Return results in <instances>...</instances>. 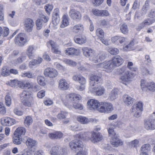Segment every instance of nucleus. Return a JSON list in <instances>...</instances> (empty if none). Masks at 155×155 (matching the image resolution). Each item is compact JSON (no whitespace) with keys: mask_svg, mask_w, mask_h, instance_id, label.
<instances>
[{"mask_svg":"<svg viewBox=\"0 0 155 155\" xmlns=\"http://www.w3.org/2000/svg\"><path fill=\"white\" fill-rule=\"evenodd\" d=\"M81 97L74 93L66 95L65 98L62 99V101L66 107L69 109L72 108V104L76 100H80Z\"/></svg>","mask_w":155,"mask_h":155,"instance_id":"1","label":"nucleus"},{"mask_svg":"<svg viewBox=\"0 0 155 155\" xmlns=\"http://www.w3.org/2000/svg\"><path fill=\"white\" fill-rule=\"evenodd\" d=\"M84 55L87 58H89L90 60L93 63H97L98 62L97 55L94 50L87 47H84L82 49Z\"/></svg>","mask_w":155,"mask_h":155,"instance_id":"2","label":"nucleus"},{"mask_svg":"<svg viewBox=\"0 0 155 155\" xmlns=\"http://www.w3.org/2000/svg\"><path fill=\"white\" fill-rule=\"evenodd\" d=\"M118 72L120 74H122L120 79L124 82H129L132 81V75L126 67L124 66L120 69L118 70Z\"/></svg>","mask_w":155,"mask_h":155,"instance_id":"3","label":"nucleus"},{"mask_svg":"<svg viewBox=\"0 0 155 155\" xmlns=\"http://www.w3.org/2000/svg\"><path fill=\"white\" fill-rule=\"evenodd\" d=\"M50 153L51 155H66V150L59 145H56L51 148Z\"/></svg>","mask_w":155,"mask_h":155,"instance_id":"4","label":"nucleus"},{"mask_svg":"<svg viewBox=\"0 0 155 155\" xmlns=\"http://www.w3.org/2000/svg\"><path fill=\"white\" fill-rule=\"evenodd\" d=\"M143 104L141 102H139L133 106L132 112L134 117H138L140 116L143 110Z\"/></svg>","mask_w":155,"mask_h":155,"instance_id":"5","label":"nucleus"},{"mask_svg":"<svg viewBox=\"0 0 155 155\" xmlns=\"http://www.w3.org/2000/svg\"><path fill=\"white\" fill-rule=\"evenodd\" d=\"M44 74L46 77L54 78L58 76V72L57 70L55 69L49 67L45 70Z\"/></svg>","mask_w":155,"mask_h":155,"instance_id":"6","label":"nucleus"},{"mask_svg":"<svg viewBox=\"0 0 155 155\" xmlns=\"http://www.w3.org/2000/svg\"><path fill=\"white\" fill-rule=\"evenodd\" d=\"M81 139H76L70 142L69 145L72 150H81L83 147V144Z\"/></svg>","mask_w":155,"mask_h":155,"instance_id":"7","label":"nucleus"},{"mask_svg":"<svg viewBox=\"0 0 155 155\" xmlns=\"http://www.w3.org/2000/svg\"><path fill=\"white\" fill-rule=\"evenodd\" d=\"M25 36L24 34L20 33L15 38V42L16 45L22 46L27 42V40L25 39Z\"/></svg>","mask_w":155,"mask_h":155,"instance_id":"8","label":"nucleus"},{"mask_svg":"<svg viewBox=\"0 0 155 155\" xmlns=\"http://www.w3.org/2000/svg\"><path fill=\"white\" fill-rule=\"evenodd\" d=\"M155 21L154 19L149 18H146L136 28V30L139 31L145 26H149L152 24Z\"/></svg>","mask_w":155,"mask_h":155,"instance_id":"9","label":"nucleus"},{"mask_svg":"<svg viewBox=\"0 0 155 155\" xmlns=\"http://www.w3.org/2000/svg\"><path fill=\"white\" fill-rule=\"evenodd\" d=\"M40 18L37 19L35 22L37 29L38 30H40L43 26V22L45 23L47 22L48 19V17L45 16L44 15H40Z\"/></svg>","mask_w":155,"mask_h":155,"instance_id":"10","label":"nucleus"},{"mask_svg":"<svg viewBox=\"0 0 155 155\" xmlns=\"http://www.w3.org/2000/svg\"><path fill=\"white\" fill-rule=\"evenodd\" d=\"M98 65L103 68L104 71L107 72H110L114 68L110 60L100 64Z\"/></svg>","mask_w":155,"mask_h":155,"instance_id":"11","label":"nucleus"},{"mask_svg":"<svg viewBox=\"0 0 155 155\" xmlns=\"http://www.w3.org/2000/svg\"><path fill=\"white\" fill-rule=\"evenodd\" d=\"M87 104L89 109L91 110H97L100 105L97 101L94 99L88 100Z\"/></svg>","mask_w":155,"mask_h":155,"instance_id":"12","label":"nucleus"},{"mask_svg":"<svg viewBox=\"0 0 155 155\" xmlns=\"http://www.w3.org/2000/svg\"><path fill=\"white\" fill-rule=\"evenodd\" d=\"M113 68L117 66L120 65L123 63V59L119 56H117L110 60Z\"/></svg>","mask_w":155,"mask_h":155,"instance_id":"13","label":"nucleus"},{"mask_svg":"<svg viewBox=\"0 0 155 155\" xmlns=\"http://www.w3.org/2000/svg\"><path fill=\"white\" fill-rule=\"evenodd\" d=\"M35 23L31 19L28 18L25 20L24 25L25 30L28 32L31 31Z\"/></svg>","mask_w":155,"mask_h":155,"instance_id":"14","label":"nucleus"},{"mask_svg":"<svg viewBox=\"0 0 155 155\" xmlns=\"http://www.w3.org/2000/svg\"><path fill=\"white\" fill-rule=\"evenodd\" d=\"M91 134L92 132H86L84 133H80L77 134L75 136L76 138L80 139H83L85 140H91Z\"/></svg>","mask_w":155,"mask_h":155,"instance_id":"15","label":"nucleus"},{"mask_svg":"<svg viewBox=\"0 0 155 155\" xmlns=\"http://www.w3.org/2000/svg\"><path fill=\"white\" fill-rule=\"evenodd\" d=\"M69 15L73 20L80 19L81 18L80 12L75 9H71L69 12Z\"/></svg>","mask_w":155,"mask_h":155,"instance_id":"16","label":"nucleus"},{"mask_svg":"<svg viewBox=\"0 0 155 155\" xmlns=\"http://www.w3.org/2000/svg\"><path fill=\"white\" fill-rule=\"evenodd\" d=\"M1 122L2 124L5 126H11L16 123L15 119L9 117H5L3 118Z\"/></svg>","mask_w":155,"mask_h":155,"instance_id":"17","label":"nucleus"},{"mask_svg":"<svg viewBox=\"0 0 155 155\" xmlns=\"http://www.w3.org/2000/svg\"><path fill=\"white\" fill-rule=\"evenodd\" d=\"M103 137L100 134L92 132L91 141L94 143L98 142L102 140Z\"/></svg>","mask_w":155,"mask_h":155,"instance_id":"18","label":"nucleus"},{"mask_svg":"<svg viewBox=\"0 0 155 155\" xmlns=\"http://www.w3.org/2000/svg\"><path fill=\"white\" fill-rule=\"evenodd\" d=\"M105 90L104 87L101 85L97 86L92 88L91 91L95 93L96 95L101 96L105 92Z\"/></svg>","mask_w":155,"mask_h":155,"instance_id":"19","label":"nucleus"},{"mask_svg":"<svg viewBox=\"0 0 155 155\" xmlns=\"http://www.w3.org/2000/svg\"><path fill=\"white\" fill-rule=\"evenodd\" d=\"M72 79L75 81L79 82L81 85H84L86 83V79L81 75H75L73 77Z\"/></svg>","mask_w":155,"mask_h":155,"instance_id":"20","label":"nucleus"},{"mask_svg":"<svg viewBox=\"0 0 155 155\" xmlns=\"http://www.w3.org/2000/svg\"><path fill=\"white\" fill-rule=\"evenodd\" d=\"M144 128L147 130L155 129V124L152 120H147L145 121Z\"/></svg>","mask_w":155,"mask_h":155,"instance_id":"21","label":"nucleus"},{"mask_svg":"<svg viewBox=\"0 0 155 155\" xmlns=\"http://www.w3.org/2000/svg\"><path fill=\"white\" fill-rule=\"evenodd\" d=\"M48 43L51 46V50L53 53L56 54H61V51L58 46L52 41H50Z\"/></svg>","mask_w":155,"mask_h":155,"instance_id":"22","label":"nucleus"},{"mask_svg":"<svg viewBox=\"0 0 155 155\" xmlns=\"http://www.w3.org/2000/svg\"><path fill=\"white\" fill-rule=\"evenodd\" d=\"M79 51L78 50L73 48H67L65 52L66 54L68 55H78L79 54Z\"/></svg>","mask_w":155,"mask_h":155,"instance_id":"23","label":"nucleus"},{"mask_svg":"<svg viewBox=\"0 0 155 155\" xmlns=\"http://www.w3.org/2000/svg\"><path fill=\"white\" fill-rule=\"evenodd\" d=\"M69 85L64 79H62L60 80L59 83V87L62 90H67L69 88Z\"/></svg>","mask_w":155,"mask_h":155,"instance_id":"24","label":"nucleus"},{"mask_svg":"<svg viewBox=\"0 0 155 155\" xmlns=\"http://www.w3.org/2000/svg\"><path fill=\"white\" fill-rule=\"evenodd\" d=\"M124 101L127 106L131 105L134 101V99L128 95H125L123 97Z\"/></svg>","mask_w":155,"mask_h":155,"instance_id":"25","label":"nucleus"},{"mask_svg":"<svg viewBox=\"0 0 155 155\" xmlns=\"http://www.w3.org/2000/svg\"><path fill=\"white\" fill-rule=\"evenodd\" d=\"M153 68L152 66H150L148 69L143 67L141 69V72L143 75H147L148 74H152L153 72Z\"/></svg>","mask_w":155,"mask_h":155,"instance_id":"26","label":"nucleus"},{"mask_svg":"<svg viewBox=\"0 0 155 155\" xmlns=\"http://www.w3.org/2000/svg\"><path fill=\"white\" fill-rule=\"evenodd\" d=\"M110 142L112 145L114 147H117L123 144V143L122 141L115 136H114L112 138Z\"/></svg>","mask_w":155,"mask_h":155,"instance_id":"27","label":"nucleus"},{"mask_svg":"<svg viewBox=\"0 0 155 155\" xmlns=\"http://www.w3.org/2000/svg\"><path fill=\"white\" fill-rule=\"evenodd\" d=\"M63 134L60 131H56L53 133H50L48 134L49 137L51 139H60L63 136Z\"/></svg>","mask_w":155,"mask_h":155,"instance_id":"28","label":"nucleus"},{"mask_svg":"<svg viewBox=\"0 0 155 155\" xmlns=\"http://www.w3.org/2000/svg\"><path fill=\"white\" fill-rule=\"evenodd\" d=\"M22 103L23 105L25 106L32 107L34 103V100L33 97L23 100Z\"/></svg>","mask_w":155,"mask_h":155,"instance_id":"29","label":"nucleus"},{"mask_svg":"<svg viewBox=\"0 0 155 155\" xmlns=\"http://www.w3.org/2000/svg\"><path fill=\"white\" fill-rule=\"evenodd\" d=\"M69 24V18L68 15H64L62 18V21L60 27L61 28H64Z\"/></svg>","mask_w":155,"mask_h":155,"instance_id":"30","label":"nucleus"},{"mask_svg":"<svg viewBox=\"0 0 155 155\" xmlns=\"http://www.w3.org/2000/svg\"><path fill=\"white\" fill-rule=\"evenodd\" d=\"M118 90L117 89L114 88L110 92L108 99L110 101H113L116 99L118 93Z\"/></svg>","mask_w":155,"mask_h":155,"instance_id":"31","label":"nucleus"},{"mask_svg":"<svg viewBox=\"0 0 155 155\" xmlns=\"http://www.w3.org/2000/svg\"><path fill=\"white\" fill-rule=\"evenodd\" d=\"M26 132V130L25 128L21 127L17 128L14 132V134L15 135H18L20 137L24 135Z\"/></svg>","mask_w":155,"mask_h":155,"instance_id":"32","label":"nucleus"},{"mask_svg":"<svg viewBox=\"0 0 155 155\" xmlns=\"http://www.w3.org/2000/svg\"><path fill=\"white\" fill-rule=\"evenodd\" d=\"M101 79V77L97 75H92L90 76V85L94 86L95 84L97 82H98Z\"/></svg>","mask_w":155,"mask_h":155,"instance_id":"33","label":"nucleus"},{"mask_svg":"<svg viewBox=\"0 0 155 155\" xmlns=\"http://www.w3.org/2000/svg\"><path fill=\"white\" fill-rule=\"evenodd\" d=\"M20 98L22 101L29 97H33V96L28 91H24L20 94Z\"/></svg>","mask_w":155,"mask_h":155,"instance_id":"34","label":"nucleus"},{"mask_svg":"<svg viewBox=\"0 0 155 155\" xmlns=\"http://www.w3.org/2000/svg\"><path fill=\"white\" fill-rule=\"evenodd\" d=\"M74 39L75 43L80 45L83 44L86 41V38L84 36H76L74 37Z\"/></svg>","mask_w":155,"mask_h":155,"instance_id":"35","label":"nucleus"},{"mask_svg":"<svg viewBox=\"0 0 155 155\" xmlns=\"http://www.w3.org/2000/svg\"><path fill=\"white\" fill-rule=\"evenodd\" d=\"M134 43L133 40H131L127 45H124L123 46V49L124 51H129L134 49Z\"/></svg>","mask_w":155,"mask_h":155,"instance_id":"36","label":"nucleus"},{"mask_svg":"<svg viewBox=\"0 0 155 155\" xmlns=\"http://www.w3.org/2000/svg\"><path fill=\"white\" fill-rule=\"evenodd\" d=\"M26 145L28 148H32L36 144V142L35 140L30 138H28L26 141Z\"/></svg>","mask_w":155,"mask_h":155,"instance_id":"37","label":"nucleus"},{"mask_svg":"<svg viewBox=\"0 0 155 155\" xmlns=\"http://www.w3.org/2000/svg\"><path fill=\"white\" fill-rule=\"evenodd\" d=\"M77 119L81 124H87L90 122L89 120L87 118L82 116H78Z\"/></svg>","mask_w":155,"mask_h":155,"instance_id":"38","label":"nucleus"},{"mask_svg":"<svg viewBox=\"0 0 155 155\" xmlns=\"http://www.w3.org/2000/svg\"><path fill=\"white\" fill-rule=\"evenodd\" d=\"M84 27L83 25L81 24H78L75 25L73 27L72 31L77 33L83 30Z\"/></svg>","mask_w":155,"mask_h":155,"instance_id":"39","label":"nucleus"},{"mask_svg":"<svg viewBox=\"0 0 155 155\" xmlns=\"http://www.w3.org/2000/svg\"><path fill=\"white\" fill-rule=\"evenodd\" d=\"M34 49V47L32 45L29 46L28 48L27 54L30 59H33L34 58L33 51Z\"/></svg>","mask_w":155,"mask_h":155,"instance_id":"40","label":"nucleus"},{"mask_svg":"<svg viewBox=\"0 0 155 155\" xmlns=\"http://www.w3.org/2000/svg\"><path fill=\"white\" fill-rule=\"evenodd\" d=\"M33 122V119L32 117L29 116L25 117L24 121V124L26 127H29Z\"/></svg>","mask_w":155,"mask_h":155,"instance_id":"41","label":"nucleus"},{"mask_svg":"<svg viewBox=\"0 0 155 155\" xmlns=\"http://www.w3.org/2000/svg\"><path fill=\"white\" fill-rule=\"evenodd\" d=\"M13 141L15 144H20L22 141L21 137H20L18 135H16L14 134V136L13 138Z\"/></svg>","mask_w":155,"mask_h":155,"instance_id":"42","label":"nucleus"},{"mask_svg":"<svg viewBox=\"0 0 155 155\" xmlns=\"http://www.w3.org/2000/svg\"><path fill=\"white\" fill-rule=\"evenodd\" d=\"M149 1L147 0L145 2V4L143 5L141 10L146 14L147 12L150 9V5L149 4Z\"/></svg>","mask_w":155,"mask_h":155,"instance_id":"43","label":"nucleus"},{"mask_svg":"<svg viewBox=\"0 0 155 155\" xmlns=\"http://www.w3.org/2000/svg\"><path fill=\"white\" fill-rule=\"evenodd\" d=\"M120 29L121 32L124 35L127 34L128 32L127 26L125 23H124L120 25Z\"/></svg>","mask_w":155,"mask_h":155,"instance_id":"44","label":"nucleus"},{"mask_svg":"<svg viewBox=\"0 0 155 155\" xmlns=\"http://www.w3.org/2000/svg\"><path fill=\"white\" fill-rule=\"evenodd\" d=\"M45 78L42 76H38L37 77L38 83L41 86H44L45 85Z\"/></svg>","mask_w":155,"mask_h":155,"instance_id":"45","label":"nucleus"},{"mask_svg":"<svg viewBox=\"0 0 155 155\" xmlns=\"http://www.w3.org/2000/svg\"><path fill=\"white\" fill-rule=\"evenodd\" d=\"M126 130L128 131L131 134H133L137 132V128L133 127L131 125L128 126L126 128Z\"/></svg>","mask_w":155,"mask_h":155,"instance_id":"46","label":"nucleus"},{"mask_svg":"<svg viewBox=\"0 0 155 155\" xmlns=\"http://www.w3.org/2000/svg\"><path fill=\"white\" fill-rule=\"evenodd\" d=\"M104 105L105 106L107 110V113L110 112L113 110L112 105L110 103H103Z\"/></svg>","mask_w":155,"mask_h":155,"instance_id":"47","label":"nucleus"},{"mask_svg":"<svg viewBox=\"0 0 155 155\" xmlns=\"http://www.w3.org/2000/svg\"><path fill=\"white\" fill-rule=\"evenodd\" d=\"M21 84H22V82L15 80H11L9 82L10 85L12 87H15L18 85L21 87Z\"/></svg>","mask_w":155,"mask_h":155,"instance_id":"48","label":"nucleus"},{"mask_svg":"<svg viewBox=\"0 0 155 155\" xmlns=\"http://www.w3.org/2000/svg\"><path fill=\"white\" fill-rule=\"evenodd\" d=\"M67 115V112L64 111H61L58 114L57 117L60 120H61L65 119Z\"/></svg>","mask_w":155,"mask_h":155,"instance_id":"49","label":"nucleus"},{"mask_svg":"<svg viewBox=\"0 0 155 155\" xmlns=\"http://www.w3.org/2000/svg\"><path fill=\"white\" fill-rule=\"evenodd\" d=\"M63 61L66 64L70 66L74 67L77 65V63L76 62L68 59H64L63 60Z\"/></svg>","mask_w":155,"mask_h":155,"instance_id":"50","label":"nucleus"},{"mask_svg":"<svg viewBox=\"0 0 155 155\" xmlns=\"http://www.w3.org/2000/svg\"><path fill=\"white\" fill-rule=\"evenodd\" d=\"M33 84L32 82H27L25 83L22 82V84H21V87H24L26 89H29L32 88L33 87Z\"/></svg>","mask_w":155,"mask_h":155,"instance_id":"51","label":"nucleus"},{"mask_svg":"<svg viewBox=\"0 0 155 155\" xmlns=\"http://www.w3.org/2000/svg\"><path fill=\"white\" fill-rule=\"evenodd\" d=\"M72 107H73L74 109L80 110H82L84 107L82 104L79 103H76L75 101L72 104Z\"/></svg>","mask_w":155,"mask_h":155,"instance_id":"52","label":"nucleus"},{"mask_svg":"<svg viewBox=\"0 0 155 155\" xmlns=\"http://www.w3.org/2000/svg\"><path fill=\"white\" fill-rule=\"evenodd\" d=\"M108 51L112 55H116L119 53V50L115 48H110L108 49Z\"/></svg>","mask_w":155,"mask_h":155,"instance_id":"53","label":"nucleus"},{"mask_svg":"<svg viewBox=\"0 0 155 155\" xmlns=\"http://www.w3.org/2000/svg\"><path fill=\"white\" fill-rule=\"evenodd\" d=\"M54 65L57 69L61 71V72H64L65 71L66 69L64 67L59 64L58 62H55L54 63Z\"/></svg>","mask_w":155,"mask_h":155,"instance_id":"54","label":"nucleus"},{"mask_svg":"<svg viewBox=\"0 0 155 155\" xmlns=\"http://www.w3.org/2000/svg\"><path fill=\"white\" fill-rule=\"evenodd\" d=\"M147 89L152 91H155V84L153 82H149L147 83Z\"/></svg>","mask_w":155,"mask_h":155,"instance_id":"55","label":"nucleus"},{"mask_svg":"<svg viewBox=\"0 0 155 155\" xmlns=\"http://www.w3.org/2000/svg\"><path fill=\"white\" fill-rule=\"evenodd\" d=\"M150 145L149 144H146L143 145L141 147V150L142 152H148L150 150Z\"/></svg>","mask_w":155,"mask_h":155,"instance_id":"56","label":"nucleus"},{"mask_svg":"<svg viewBox=\"0 0 155 155\" xmlns=\"http://www.w3.org/2000/svg\"><path fill=\"white\" fill-rule=\"evenodd\" d=\"M146 15L141 11L140 12L136 13L135 15V18H137L139 20H142L144 17V15Z\"/></svg>","mask_w":155,"mask_h":155,"instance_id":"57","label":"nucleus"},{"mask_svg":"<svg viewBox=\"0 0 155 155\" xmlns=\"http://www.w3.org/2000/svg\"><path fill=\"white\" fill-rule=\"evenodd\" d=\"M45 11L47 14L49 15L50 12L53 8V6L51 5L48 4L46 5L44 7Z\"/></svg>","mask_w":155,"mask_h":155,"instance_id":"58","label":"nucleus"},{"mask_svg":"<svg viewBox=\"0 0 155 155\" xmlns=\"http://www.w3.org/2000/svg\"><path fill=\"white\" fill-rule=\"evenodd\" d=\"M5 103L6 106L9 107L12 103V98L9 95H7L5 97Z\"/></svg>","mask_w":155,"mask_h":155,"instance_id":"59","label":"nucleus"},{"mask_svg":"<svg viewBox=\"0 0 155 155\" xmlns=\"http://www.w3.org/2000/svg\"><path fill=\"white\" fill-rule=\"evenodd\" d=\"M4 6L0 4V20L3 21L4 20Z\"/></svg>","mask_w":155,"mask_h":155,"instance_id":"60","label":"nucleus"},{"mask_svg":"<svg viewBox=\"0 0 155 155\" xmlns=\"http://www.w3.org/2000/svg\"><path fill=\"white\" fill-rule=\"evenodd\" d=\"M59 10L58 8L55 9L54 10L53 12V19H58L59 18Z\"/></svg>","mask_w":155,"mask_h":155,"instance_id":"61","label":"nucleus"},{"mask_svg":"<svg viewBox=\"0 0 155 155\" xmlns=\"http://www.w3.org/2000/svg\"><path fill=\"white\" fill-rule=\"evenodd\" d=\"M96 34L99 37L102 38L104 36L103 30L101 28H98L96 30Z\"/></svg>","mask_w":155,"mask_h":155,"instance_id":"62","label":"nucleus"},{"mask_svg":"<svg viewBox=\"0 0 155 155\" xmlns=\"http://www.w3.org/2000/svg\"><path fill=\"white\" fill-rule=\"evenodd\" d=\"M21 76L23 77H27L28 78H34L33 74L31 72L29 71L23 73Z\"/></svg>","mask_w":155,"mask_h":155,"instance_id":"63","label":"nucleus"},{"mask_svg":"<svg viewBox=\"0 0 155 155\" xmlns=\"http://www.w3.org/2000/svg\"><path fill=\"white\" fill-rule=\"evenodd\" d=\"M91 12L95 16L101 17V10L94 8L92 9Z\"/></svg>","mask_w":155,"mask_h":155,"instance_id":"64","label":"nucleus"}]
</instances>
